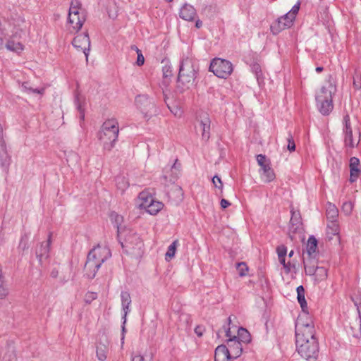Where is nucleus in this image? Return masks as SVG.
Segmentation results:
<instances>
[{"label": "nucleus", "instance_id": "1", "mask_svg": "<svg viewBox=\"0 0 361 361\" xmlns=\"http://www.w3.org/2000/svg\"><path fill=\"white\" fill-rule=\"evenodd\" d=\"M295 344L298 354L307 361H317L319 355L318 338L312 317L300 314L295 322Z\"/></svg>", "mask_w": 361, "mask_h": 361}, {"label": "nucleus", "instance_id": "2", "mask_svg": "<svg viewBox=\"0 0 361 361\" xmlns=\"http://www.w3.org/2000/svg\"><path fill=\"white\" fill-rule=\"evenodd\" d=\"M111 256L110 249L106 245L98 244L88 253L85 264V271L89 279L95 277L102 264Z\"/></svg>", "mask_w": 361, "mask_h": 361}, {"label": "nucleus", "instance_id": "3", "mask_svg": "<svg viewBox=\"0 0 361 361\" xmlns=\"http://www.w3.org/2000/svg\"><path fill=\"white\" fill-rule=\"evenodd\" d=\"M197 68L195 61L190 57L183 58L180 62L177 79V89L183 92L193 86L197 77Z\"/></svg>", "mask_w": 361, "mask_h": 361}, {"label": "nucleus", "instance_id": "4", "mask_svg": "<svg viewBox=\"0 0 361 361\" xmlns=\"http://www.w3.org/2000/svg\"><path fill=\"white\" fill-rule=\"evenodd\" d=\"M119 133L118 123L115 119L106 120L102 126L99 138L104 150L111 151L115 146Z\"/></svg>", "mask_w": 361, "mask_h": 361}, {"label": "nucleus", "instance_id": "5", "mask_svg": "<svg viewBox=\"0 0 361 361\" xmlns=\"http://www.w3.org/2000/svg\"><path fill=\"white\" fill-rule=\"evenodd\" d=\"M120 243L123 250L128 255L137 257L143 253V242L135 232L128 231L124 240Z\"/></svg>", "mask_w": 361, "mask_h": 361}, {"label": "nucleus", "instance_id": "6", "mask_svg": "<svg viewBox=\"0 0 361 361\" xmlns=\"http://www.w3.org/2000/svg\"><path fill=\"white\" fill-rule=\"evenodd\" d=\"M232 63L226 59H214L209 66V71L220 78H227L233 72Z\"/></svg>", "mask_w": 361, "mask_h": 361}, {"label": "nucleus", "instance_id": "7", "mask_svg": "<svg viewBox=\"0 0 361 361\" xmlns=\"http://www.w3.org/2000/svg\"><path fill=\"white\" fill-rule=\"evenodd\" d=\"M227 320L228 324L224 325L223 330L226 334V336L228 338L227 340V348L228 349V352L231 354V357L232 359H236L242 354V343H240V341L237 340L236 336H233V337L231 336V329L229 327V325L231 323V317H229Z\"/></svg>", "mask_w": 361, "mask_h": 361}, {"label": "nucleus", "instance_id": "8", "mask_svg": "<svg viewBox=\"0 0 361 361\" xmlns=\"http://www.w3.org/2000/svg\"><path fill=\"white\" fill-rule=\"evenodd\" d=\"M139 198L141 201L140 207L145 209L151 215H156L164 207L161 202L154 200L151 195H148L145 192L140 193Z\"/></svg>", "mask_w": 361, "mask_h": 361}, {"label": "nucleus", "instance_id": "9", "mask_svg": "<svg viewBox=\"0 0 361 361\" xmlns=\"http://www.w3.org/2000/svg\"><path fill=\"white\" fill-rule=\"evenodd\" d=\"M295 19V18L288 12L271 25V32L274 35H277L282 30L290 28L293 25Z\"/></svg>", "mask_w": 361, "mask_h": 361}, {"label": "nucleus", "instance_id": "10", "mask_svg": "<svg viewBox=\"0 0 361 361\" xmlns=\"http://www.w3.org/2000/svg\"><path fill=\"white\" fill-rule=\"evenodd\" d=\"M180 170V164L178 163L176 159L172 166H166L164 169L163 175L161 177L163 184L167 185L168 183H174L178 177Z\"/></svg>", "mask_w": 361, "mask_h": 361}, {"label": "nucleus", "instance_id": "11", "mask_svg": "<svg viewBox=\"0 0 361 361\" xmlns=\"http://www.w3.org/2000/svg\"><path fill=\"white\" fill-rule=\"evenodd\" d=\"M135 102L145 116H150L153 112H157L154 102L146 94L138 95L135 99Z\"/></svg>", "mask_w": 361, "mask_h": 361}, {"label": "nucleus", "instance_id": "12", "mask_svg": "<svg viewBox=\"0 0 361 361\" xmlns=\"http://www.w3.org/2000/svg\"><path fill=\"white\" fill-rule=\"evenodd\" d=\"M257 161L262 171V177L265 182H271L275 178L274 170L270 167L269 161L264 154H258Z\"/></svg>", "mask_w": 361, "mask_h": 361}, {"label": "nucleus", "instance_id": "13", "mask_svg": "<svg viewBox=\"0 0 361 361\" xmlns=\"http://www.w3.org/2000/svg\"><path fill=\"white\" fill-rule=\"evenodd\" d=\"M72 44L75 48L81 49L87 59L90 49V39L88 33L85 32L78 35L74 37Z\"/></svg>", "mask_w": 361, "mask_h": 361}, {"label": "nucleus", "instance_id": "14", "mask_svg": "<svg viewBox=\"0 0 361 361\" xmlns=\"http://www.w3.org/2000/svg\"><path fill=\"white\" fill-rule=\"evenodd\" d=\"M210 124L211 121L209 118L204 115L198 121V124L196 126V132L200 133L202 139L204 141H207L210 137Z\"/></svg>", "mask_w": 361, "mask_h": 361}, {"label": "nucleus", "instance_id": "15", "mask_svg": "<svg viewBox=\"0 0 361 361\" xmlns=\"http://www.w3.org/2000/svg\"><path fill=\"white\" fill-rule=\"evenodd\" d=\"M316 101L317 108L322 115H329L332 111L334 108L332 99H326L322 96H317Z\"/></svg>", "mask_w": 361, "mask_h": 361}, {"label": "nucleus", "instance_id": "16", "mask_svg": "<svg viewBox=\"0 0 361 361\" xmlns=\"http://www.w3.org/2000/svg\"><path fill=\"white\" fill-rule=\"evenodd\" d=\"M336 87L335 82L331 80H329L322 87L320 92L317 96H322V98L326 99H332V95L336 92Z\"/></svg>", "mask_w": 361, "mask_h": 361}, {"label": "nucleus", "instance_id": "17", "mask_svg": "<svg viewBox=\"0 0 361 361\" xmlns=\"http://www.w3.org/2000/svg\"><path fill=\"white\" fill-rule=\"evenodd\" d=\"M197 16L195 8L190 4H185L180 9L179 16L183 20L192 21Z\"/></svg>", "mask_w": 361, "mask_h": 361}, {"label": "nucleus", "instance_id": "18", "mask_svg": "<svg viewBox=\"0 0 361 361\" xmlns=\"http://www.w3.org/2000/svg\"><path fill=\"white\" fill-rule=\"evenodd\" d=\"M85 21V13L77 14H68V22L72 26L73 29L78 31L81 29Z\"/></svg>", "mask_w": 361, "mask_h": 361}, {"label": "nucleus", "instance_id": "19", "mask_svg": "<svg viewBox=\"0 0 361 361\" xmlns=\"http://www.w3.org/2000/svg\"><path fill=\"white\" fill-rule=\"evenodd\" d=\"M228 349L225 345H219L215 349L214 361H231Z\"/></svg>", "mask_w": 361, "mask_h": 361}, {"label": "nucleus", "instance_id": "20", "mask_svg": "<svg viewBox=\"0 0 361 361\" xmlns=\"http://www.w3.org/2000/svg\"><path fill=\"white\" fill-rule=\"evenodd\" d=\"M51 237V234L49 233L47 241L42 243L39 247L36 250L37 258L40 262H42L43 259H47L49 256Z\"/></svg>", "mask_w": 361, "mask_h": 361}, {"label": "nucleus", "instance_id": "21", "mask_svg": "<svg viewBox=\"0 0 361 361\" xmlns=\"http://www.w3.org/2000/svg\"><path fill=\"white\" fill-rule=\"evenodd\" d=\"M121 305L123 314L122 319H123V324L126 322V317L130 312V306L131 304V298L130 293L127 291H122L121 293Z\"/></svg>", "mask_w": 361, "mask_h": 361}, {"label": "nucleus", "instance_id": "22", "mask_svg": "<svg viewBox=\"0 0 361 361\" xmlns=\"http://www.w3.org/2000/svg\"><path fill=\"white\" fill-rule=\"evenodd\" d=\"M360 160L357 157H351L350 159V181L351 183L355 182L360 173V169H359Z\"/></svg>", "mask_w": 361, "mask_h": 361}, {"label": "nucleus", "instance_id": "23", "mask_svg": "<svg viewBox=\"0 0 361 361\" xmlns=\"http://www.w3.org/2000/svg\"><path fill=\"white\" fill-rule=\"evenodd\" d=\"M109 353V343L105 342H99L97 345L96 354L99 361H104L107 357Z\"/></svg>", "mask_w": 361, "mask_h": 361}, {"label": "nucleus", "instance_id": "24", "mask_svg": "<svg viewBox=\"0 0 361 361\" xmlns=\"http://www.w3.org/2000/svg\"><path fill=\"white\" fill-rule=\"evenodd\" d=\"M75 105L76 109L80 113V120H84L85 118V99L83 96L77 93L75 96L74 100Z\"/></svg>", "mask_w": 361, "mask_h": 361}, {"label": "nucleus", "instance_id": "25", "mask_svg": "<svg viewBox=\"0 0 361 361\" xmlns=\"http://www.w3.org/2000/svg\"><path fill=\"white\" fill-rule=\"evenodd\" d=\"M297 293H298V301L299 302V304L300 305V307L302 310V314H305V313H307L309 314V313L307 312V302H306V300H305V288L302 286H299L297 289Z\"/></svg>", "mask_w": 361, "mask_h": 361}, {"label": "nucleus", "instance_id": "26", "mask_svg": "<svg viewBox=\"0 0 361 361\" xmlns=\"http://www.w3.org/2000/svg\"><path fill=\"white\" fill-rule=\"evenodd\" d=\"M307 253L310 257H312L317 250V240L313 235L309 237L306 245Z\"/></svg>", "mask_w": 361, "mask_h": 361}, {"label": "nucleus", "instance_id": "27", "mask_svg": "<svg viewBox=\"0 0 361 361\" xmlns=\"http://www.w3.org/2000/svg\"><path fill=\"white\" fill-rule=\"evenodd\" d=\"M236 337H237V340L240 341V343H248L251 341L250 334L249 333V331L247 329H245L243 327H240L238 329V336Z\"/></svg>", "mask_w": 361, "mask_h": 361}, {"label": "nucleus", "instance_id": "28", "mask_svg": "<svg viewBox=\"0 0 361 361\" xmlns=\"http://www.w3.org/2000/svg\"><path fill=\"white\" fill-rule=\"evenodd\" d=\"M292 228L296 231L301 225V216L298 212L291 211V218L290 220Z\"/></svg>", "mask_w": 361, "mask_h": 361}, {"label": "nucleus", "instance_id": "29", "mask_svg": "<svg viewBox=\"0 0 361 361\" xmlns=\"http://www.w3.org/2000/svg\"><path fill=\"white\" fill-rule=\"evenodd\" d=\"M84 13L81 8V4L78 0H73L71 3L68 14H77Z\"/></svg>", "mask_w": 361, "mask_h": 361}, {"label": "nucleus", "instance_id": "30", "mask_svg": "<svg viewBox=\"0 0 361 361\" xmlns=\"http://www.w3.org/2000/svg\"><path fill=\"white\" fill-rule=\"evenodd\" d=\"M21 88L23 92L28 94L33 93L42 94L44 92V88L37 89L31 87L28 82H23L21 85Z\"/></svg>", "mask_w": 361, "mask_h": 361}, {"label": "nucleus", "instance_id": "31", "mask_svg": "<svg viewBox=\"0 0 361 361\" xmlns=\"http://www.w3.org/2000/svg\"><path fill=\"white\" fill-rule=\"evenodd\" d=\"M327 269L323 267H317V271L314 276V281L319 283L327 278Z\"/></svg>", "mask_w": 361, "mask_h": 361}, {"label": "nucleus", "instance_id": "32", "mask_svg": "<svg viewBox=\"0 0 361 361\" xmlns=\"http://www.w3.org/2000/svg\"><path fill=\"white\" fill-rule=\"evenodd\" d=\"M9 157L7 153L6 143L0 144V161L2 166L8 163Z\"/></svg>", "mask_w": 361, "mask_h": 361}, {"label": "nucleus", "instance_id": "33", "mask_svg": "<svg viewBox=\"0 0 361 361\" xmlns=\"http://www.w3.org/2000/svg\"><path fill=\"white\" fill-rule=\"evenodd\" d=\"M345 146L349 148H354L357 143H355L353 137V130L343 133Z\"/></svg>", "mask_w": 361, "mask_h": 361}, {"label": "nucleus", "instance_id": "34", "mask_svg": "<svg viewBox=\"0 0 361 361\" xmlns=\"http://www.w3.org/2000/svg\"><path fill=\"white\" fill-rule=\"evenodd\" d=\"M178 245V240H174L168 247L166 253V260L169 261L175 255L176 247Z\"/></svg>", "mask_w": 361, "mask_h": 361}, {"label": "nucleus", "instance_id": "35", "mask_svg": "<svg viewBox=\"0 0 361 361\" xmlns=\"http://www.w3.org/2000/svg\"><path fill=\"white\" fill-rule=\"evenodd\" d=\"M6 47L7 49L16 52L20 51L23 49V46L21 43H16L13 41H8L6 44Z\"/></svg>", "mask_w": 361, "mask_h": 361}, {"label": "nucleus", "instance_id": "36", "mask_svg": "<svg viewBox=\"0 0 361 361\" xmlns=\"http://www.w3.org/2000/svg\"><path fill=\"white\" fill-rule=\"evenodd\" d=\"M327 233L333 235H336L339 233L338 224L336 221H331L327 226Z\"/></svg>", "mask_w": 361, "mask_h": 361}, {"label": "nucleus", "instance_id": "37", "mask_svg": "<svg viewBox=\"0 0 361 361\" xmlns=\"http://www.w3.org/2000/svg\"><path fill=\"white\" fill-rule=\"evenodd\" d=\"M236 269L240 277L245 276L247 274L248 267L245 262H238L236 264Z\"/></svg>", "mask_w": 361, "mask_h": 361}, {"label": "nucleus", "instance_id": "38", "mask_svg": "<svg viewBox=\"0 0 361 361\" xmlns=\"http://www.w3.org/2000/svg\"><path fill=\"white\" fill-rule=\"evenodd\" d=\"M116 181L117 188L122 191H124L129 186V183L124 177H117Z\"/></svg>", "mask_w": 361, "mask_h": 361}, {"label": "nucleus", "instance_id": "39", "mask_svg": "<svg viewBox=\"0 0 361 361\" xmlns=\"http://www.w3.org/2000/svg\"><path fill=\"white\" fill-rule=\"evenodd\" d=\"M343 133L352 131L350 116L347 114L343 118Z\"/></svg>", "mask_w": 361, "mask_h": 361}, {"label": "nucleus", "instance_id": "40", "mask_svg": "<svg viewBox=\"0 0 361 361\" xmlns=\"http://www.w3.org/2000/svg\"><path fill=\"white\" fill-rule=\"evenodd\" d=\"M28 240H29L28 235L27 234L23 235L20 238L19 245H18V249L21 250L23 251L28 249V247H29Z\"/></svg>", "mask_w": 361, "mask_h": 361}, {"label": "nucleus", "instance_id": "41", "mask_svg": "<svg viewBox=\"0 0 361 361\" xmlns=\"http://www.w3.org/2000/svg\"><path fill=\"white\" fill-rule=\"evenodd\" d=\"M251 71L255 74L257 81L259 82L260 77L262 75L261 66L257 63H254L251 65Z\"/></svg>", "mask_w": 361, "mask_h": 361}, {"label": "nucleus", "instance_id": "42", "mask_svg": "<svg viewBox=\"0 0 361 361\" xmlns=\"http://www.w3.org/2000/svg\"><path fill=\"white\" fill-rule=\"evenodd\" d=\"M287 142H288L287 149L290 152L295 151V142H294V140H293V135H292L290 132H288V136L287 137Z\"/></svg>", "mask_w": 361, "mask_h": 361}, {"label": "nucleus", "instance_id": "43", "mask_svg": "<svg viewBox=\"0 0 361 361\" xmlns=\"http://www.w3.org/2000/svg\"><path fill=\"white\" fill-rule=\"evenodd\" d=\"M353 209V204L351 202H345L343 204L342 211L345 213V215L350 214Z\"/></svg>", "mask_w": 361, "mask_h": 361}, {"label": "nucleus", "instance_id": "44", "mask_svg": "<svg viewBox=\"0 0 361 361\" xmlns=\"http://www.w3.org/2000/svg\"><path fill=\"white\" fill-rule=\"evenodd\" d=\"M276 252L279 258L286 257L287 255V247L284 245H279L276 247Z\"/></svg>", "mask_w": 361, "mask_h": 361}, {"label": "nucleus", "instance_id": "45", "mask_svg": "<svg viewBox=\"0 0 361 361\" xmlns=\"http://www.w3.org/2000/svg\"><path fill=\"white\" fill-rule=\"evenodd\" d=\"M152 358L151 355H137L133 357L132 361H151Z\"/></svg>", "mask_w": 361, "mask_h": 361}, {"label": "nucleus", "instance_id": "46", "mask_svg": "<svg viewBox=\"0 0 361 361\" xmlns=\"http://www.w3.org/2000/svg\"><path fill=\"white\" fill-rule=\"evenodd\" d=\"M305 270L306 274L310 275V276H315V274L317 271V266L314 267V266L307 265L305 264Z\"/></svg>", "mask_w": 361, "mask_h": 361}, {"label": "nucleus", "instance_id": "47", "mask_svg": "<svg viewBox=\"0 0 361 361\" xmlns=\"http://www.w3.org/2000/svg\"><path fill=\"white\" fill-rule=\"evenodd\" d=\"M353 87L356 90L361 89V75L355 74L353 77Z\"/></svg>", "mask_w": 361, "mask_h": 361}, {"label": "nucleus", "instance_id": "48", "mask_svg": "<svg viewBox=\"0 0 361 361\" xmlns=\"http://www.w3.org/2000/svg\"><path fill=\"white\" fill-rule=\"evenodd\" d=\"M111 217L112 219H114L116 226L118 228V224L122 221L123 217L115 212L111 214ZM118 237L120 238L119 228H118Z\"/></svg>", "mask_w": 361, "mask_h": 361}, {"label": "nucleus", "instance_id": "49", "mask_svg": "<svg viewBox=\"0 0 361 361\" xmlns=\"http://www.w3.org/2000/svg\"><path fill=\"white\" fill-rule=\"evenodd\" d=\"M328 217L334 219L338 215V210L335 208L334 206H330L329 208L326 210Z\"/></svg>", "mask_w": 361, "mask_h": 361}, {"label": "nucleus", "instance_id": "50", "mask_svg": "<svg viewBox=\"0 0 361 361\" xmlns=\"http://www.w3.org/2000/svg\"><path fill=\"white\" fill-rule=\"evenodd\" d=\"M212 183L214 186L219 189L223 188V183L221 178L218 176H214L212 178Z\"/></svg>", "mask_w": 361, "mask_h": 361}, {"label": "nucleus", "instance_id": "51", "mask_svg": "<svg viewBox=\"0 0 361 361\" xmlns=\"http://www.w3.org/2000/svg\"><path fill=\"white\" fill-rule=\"evenodd\" d=\"M162 71H163V76L164 78H168L169 76H171L172 75V70H171V67L170 66H164L162 68Z\"/></svg>", "mask_w": 361, "mask_h": 361}, {"label": "nucleus", "instance_id": "52", "mask_svg": "<svg viewBox=\"0 0 361 361\" xmlns=\"http://www.w3.org/2000/svg\"><path fill=\"white\" fill-rule=\"evenodd\" d=\"M167 106L173 115H175L176 116H180L182 111L178 106H175L172 107L170 106L168 104Z\"/></svg>", "mask_w": 361, "mask_h": 361}, {"label": "nucleus", "instance_id": "53", "mask_svg": "<svg viewBox=\"0 0 361 361\" xmlns=\"http://www.w3.org/2000/svg\"><path fill=\"white\" fill-rule=\"evenodd\" d=\"M300 2H298L292 7L291 10L288 11L292 16H294V18H296V15L298 14L300 9Z\"/></svg>", "mask_w": 361, "mask_h": 361}, {"label": "nucleus", "instance_id": "54", "mask_svg": "<svg viewBox=\"0 0 361 361\" xmlns=\"http://www.w3.org/2000/svg\"><path fill=\"white\" fill-rule=\"evenodd\" d=\"M137 57L136 63L139 66H142L145 62V58L142 54V51L137 53Z\"/></svg>", "mask_w": 361, "mask_h": 361}, {"label": "nucleus", "instance_id": "55", "mask_svg": "<svg viewBox=\"0 0 361 361\" xmlns=\"http://www.w3.org/2000/svg\"><path fill=\"white\" fill-rule=\"evenodd\" d=\"M204 328L202 326H197L195 329V333L197 336L201 337L203 335Z\"/></svg>", "mask_w": 361, "mask_h": 361}, {"label": "nucleus", "instance_id": "56", "mask_svg": "<svg viewBox=\"0 0 361 361\" xmlns=\"http://www.w3.org/2000/svg\"><path fill=\"white\" fill-rule=\"evenodd\" d=\"M3 361H17L16 357L13 353L5 355Z\"/></svg>", "mask_w": 361, "mask_h": 361}, {"label": "nucleus", "instance_id": "57", "mask_svg": "<svg viewBox=\"0 0 361 361\" xmlns=\"http://www.w3.org/2000/svg\"><path fill=\"white\" fill-rule=\"evenodd\" d=\"M220 204L222 209H226L231 204V203L228 200L222 199L221 200Z\"/></svg>", "mask_w": 361, "mask_h": 361}, {"label": "nucleus", "instance_id": "58", "mask_svg": "<svg viewBox=\"0 0 361 361\" xmlns=\"http://www.w3.org/2000/svg\"><path fill=\"white\" fill-rule=\"evenodd\" d=\"M6 143L4 139V135H3V128L1 125L0 124V144Z\"/></svg>", "mask_w": 361, "mask_h": 361}, {"label": "nucleus", "instance_id": "59", "mask_svg": "<svg viewBox=\"0 0 361 361\" xmlns=\"http://www.w3.org/2000/svg\"><path fill=\"white\" fill-rule=\"evenodd\" d=\"M59 275V271L56 269H54L51 273H50V276L52 277V278H56Z\"/></svg>", "mask_w": 361, "mask_h": 361}, {"label": "nucleus", "instance_id": "60", "mask_svg": "<svg viewBox=\"0 0 361 361\" xmlns=\"http://www.w3.org/2000/svg\"><path fill=\"white\" fill-rule=\"evenodd\" d=\"M96 297H97L96 293H90V300H88V299H87V298H86V302H90L91 300H94V299H95V298H96Z\"/></svg>", "mask_w": 361, "mask_h": 361}, {"label": "nucleus", "instance_id": "61", "mask_svg": "<svg viewBox=\"0 0 361 361\" xmlns=\"http://www.w3.org/2000/svg\"><path fill=\"white\" fill-rule=\"evenodd\" d=\"M287 273L290 271V264L289 262L286 263L285 266H283Z\"/></svg>", "mask_w": 361, "mask_h": 361}, {"label": "nucleus", "instance_id": "62", "mask_svg": "<svg viewBox=\"0 0 361 361\" xmlns=\"http://www.w3.org/2000/svg\"><path fill=\"white\" fill-rule=\"evenodd\" d=\"M202 26V20H200V19H197V20L195 21V27H196L197 28H200Z\"/></svg>", "mask_w": 361, "mask_h": 361}, {"label": "nucleus", "instance_id": "63", "mask_svg": "<svg viewBox=\"0 0 361 361\" xmlns=\"http://www.w3.org/2000/svg\"><path fill=\"white\" fill-rule=\"evenodd\" d=\"M279 260L280 263L283 266H285V264H286V257L279 258Z\"/></svg>", "mask_w": 361, "mask_h": 361}, {"label": "nucleus", "instance_id": "64", "mask_svg": "<svg viewBox=\"0 0 361 361\" xmlns=\"http://www.w3.org/2000/svg\"><path fill=\"white\" fill-rule=\"evenodd\" d=\"M131 49L134 50L136 51V53H138V52H140L141 50H140L137 47H136L135 45H133L131 46Z\"/></svg>", "mask_w": 361, "mask_h": 361}]
</instances>
